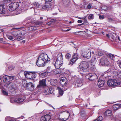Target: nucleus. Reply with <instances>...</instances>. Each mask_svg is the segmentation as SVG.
<instances>
[{"label":"nucleus","instance_id":"obj_2","mask_svg":"<svg viewBox=\"0 0 121 121\" xmlns=\"http://www.w3.org/2000/svg\"><path fill=\"white\" fill-rule=\"evenodd\" d=\"M108 85L109 86L115 87L119 85L120 83L117 82L116 80L109 79L107 82Z\"/></svg>","mask_w":121,"mask_h":121},{"label":"nucleus","instance_id":"obj_58","mask_svg":"<svg viewBox=\"0 0 121 121\" xmlns=\"http://www.w3.org/2000/svg\"><path fill=\"white\" fill-rule=\"evenodd\" d=\"M9 118H10L9 117H6V118H5V121H10V120L9 119Z\"/></svg>","mask_w":121,"mask_h":121},{"label":"nucleus","instance_id":"obj_40","mask_svg":"<svg viewBox=\"0 0 121 121\" xmlns=\"http://www.w3.org/2000/svg\"><path fill=\"white\" fill-rule=\"evenodd\" d=\"M108 56L110 59L111 60H112L114 57L113 55L111 54H108Z\"/></svg>","mask_w":121,"mask_h":121},{"label":"nucleus","instance_id":"obj_17","mask_svg":"<svg viewBox=\"0 0 121 121\" xmlns=\"http://www.w3.org/2000/svg\"><path fill=\"white\" fill-rule=\"evenodd\" d=\"M57 59L56 60L63 62V55L61 53H59L57 56Z\"/></svg>","mask_w":121,"mask_h":121},{"label":"nucleus","instance_id":"obj_51","mask_svg":"<svg viewBox=\"0 0 121 121\" xmlns=\"http://www.w3.org/2000/svg\"><path fill=\"white\" fill-rule=\"evenodd\" d=\"M96 119L97 121H101L102 120V117L101 116H100Z\"/></svg>","mask_w":121,"mask_h":121},{"label":"nucleus","instance_id":"obj_18","mask_svg":"<svg viewBox=\"0 0 121 121\" xmlns=\"http://www.w3.org/2000/svg\"><path fill=\"white\" fill-rule=\"evenodd\" d=\"M104 80L99 79L98 81L97 85L99 87H100L104 86Z\"/></svg>","mask_w":121,"mask_h":121},{"label":"nucleus","instance_id":"obj_46","mask_svg":"<svg viewBox=\"0 0 121 121\" xmlns=\"http://www.w3.org/2000/svg\"><path fill=\"white\" fill-rule=\"evenodd\" d=\"M30 72H26L25 71L24 72V75L25 77L26 76H28L30 75Z\"/></svg>","mask_w":121,"mask_h":121},{"label":"nucleus","instance_id":"obj_33","mask_svg":"<svg viewBox=\"0 0 121 121\" xmlns=\"http://www.w3.org/2000/svg\"><path fill=\"white\" fill-rule=\"evenodd\" d=\"M28 30L30 31L35 30H36V26H31L29 27L28 28Z\"/></svg>","mask_w":121,"mask_h":121},{"label":"nucleus","instance_id":"obj_37","mask_svg":"<svg viewBox=\"0 0 121 121\" xmlns=\"http://www.w3.org/2000/svg\"><path fill=\"white\" fill-rule=\"evenodd\" d=\"M78 55L77 53H74L73 56V58L76 60L78 59Z\"/></svg>","mask_w":121,"mask_h":121},{"label":"nucleus","instance_id":"obj_25","mask_svg":"<svg viewBox=\"0 0 121 121\" xmlns=\"http://www.w3.org/2000/svg\"><path fill=\"white\" fill-rule=\"evenodd\" d=\"M66 113L65 114V117L64 118H62V120L64 121H66L68 120L70 116V114L68 111H66Z\"/></svg>","mask_w":121,"mask_h":121},{"label":"nucleus","instance_id":"obj_4","mask_svg":"<svg viewBox=\"0 0 121 121\" xmlns=\"http://www.w3.org/2000/svg\"><path fill=\"white\" fill-rule=\"evenodd\" d=\"M25 99L26 98L24 96L21 95L18 96L15 99V101L16 103L21 104L24 103Z\"/></svg>","mask_w":121,"mask_h":121},{"label":"nucleus","instance_id":"obj_11","mask_svg":"<svg viewBox=\"0 0 121 121\" xmlns=\"http://www.w3.org/2000/svg\"><path fill=\"white\" fill-rule=\"evenodd\" d=\"M67 81V80L65 77L61 78L60 81L61 86L62 87L65 86L68 83Z\"/></svg>","mask_w":121,"mask_h":121},{"label":"nucleus","instance_id":"obj_13","mask_svg":"<svg viewBox=\"0 0 121 121\" xmlns=\"http://www.w3.org/2000/svg\"><path fill=\"white\" fill-rule=\"evenodd\" d=\"M90 50L88 49L87 51H86L83 52L82 54V56L84 57H86L87 59L89 58L91 56V52H90Z\"/></svg>","mask_w":121,"mask_h":121},{"label":"nucleus","instance_id":"obj_26","mask_svg":"<svg viewBox=\"0 0 121 121\" xmlns=\"http://www.w3.org/2000/svg\"><path fill=\"white\" fill-rule=\"evenodd\" d=\"M121 107V104H115L113 106V108L114 110H117Z\"/></svg>","mask_w":121,"mask_h":121},{"label":"nucleus","instance_id":"obj_38","mask_svg":"<svg viewBox=\"0 0 121 121\" xmlns=\"http://www.w3.org/2000/svg\"><path fill=\"white\" fill-rule=\"evenodd\" d=\"M89 24L87 20L86 19L84 20L83 22L81 24V25H86Z\"/></svg>","mask_w":121,"mask_h":121},{"label":"nucleus","instance_id":"obj_21","mask_svg":"<svg viewBox=\"0 0 121 121\" xmlns=\"http://www.w3.org/2000/svg\"><path fill=\"white\" fill-rule=\"evenodd\" d=\"M88 68L85 67L81 66L80 65V67L79 68V70L80 71L83 72H86L88 71Z\"/></svg>","mask_w":121,"mask_h":121},{"label":"nucleus","instance_id":"obj_50","mask_svg":"<svg viewBox=\"0 0 121 121\" xmlns=\"http://www.w3.org/2000/svg\"><path fill=\"white\" fill-rule=\"evenodd\" d=\"M101 9L104 11H106L107 9V7L106 6H103L101 7Z\"/></svg>","mask_w":121,"mask_h":121},{"label":"nucleus","instance_id":"obj_1","mask_svg":"<svg viewBox=\"0 0 121 121\" xmlns=\"http://www.w3.org/2000/svg\"><path fill=\"white\" fill-rule=\"evenodd\" d=\"M19 6L18 3L16 2H13L8 5V8L10 11H13L16 10Z\"/></svg>","mask_w":121,"mask_h":121},{"label":"nucleus","instance_id":"obj_64","mask_svg":"<svg viewBox=\"0 0 121 121\" xmlns=\"http://www.w3.org/2000/svg\"><path fill=\"white\" fill-rule=\"evenodd\" d=\"M3 39L2 38H0V42L2 41L3 40Z\"/></svg>","mask_w":121,"mask_h":121},{"label":"nucleus","instance_id":"obj_62","mask_svg":"<svg viewBox=\"0 0 121 121\" xmlns=\"http://www.w3.org/2000/svg\"><path fill=\"white\" fill-rule=\"evenodd\" d=\"M46 2H50L52 0H45Z\"/></svg>","mask_w":121,"mask_h":121},{"label":"nucleus","instance_id":"obj_32","mask_svg":"<svg viewBox=\"0 0 121 121\" xmlns=\"http://www.w3.org/2000/svg\"><path fill=\"white\" fill-rule=\"evenodd\" d=\"M96 58L95 57H93L91 59V60L90 61V64H93V65H94L95 62L96 61Z\"/></svg>","mask_w":121,"mask_h":121},{"label":"nucleus","instance_id":"obj_10","mask_svg":"<svg viewBox=\"0 0 121 121\" xmlns=\"http://www.w3.org/2000/svg\"><path fill=\"white\" fill-rule=\"evenodd\" d=\"M15 32L17 33V34L15 37V40L19 41L23 39L24 38L21 36L22 33L19 31H15Z\"/></svg>","mask_w":121,"mask_h":121},{"label":"nucleus","instance_id":"obj_47","mask_svg":"<svg viewBox=\"0 0 121 121\" xmlns=\"http://www.w3.org/2000/svg\"><path fill=\"white\" fill-rule=\"evenodd\" d=\"M2 92L3 95L6 96L8 95V93L5 91L4 90H2Z\"/></svg>","mask_w":121,"mask_h":121},{"label":"nucleus","instance_id":"obj_42","mask_svg":"<svg viewBox=\"0 0 121 121\" xmlns=\"http://www.w3.org/2000/svg\"><path fill=\"white\" fill-rule=\"evenodd\" d=\"M14 67H15L14 66L11 65L9 66L8 69L9 71H11L12 70L14 69Z\"/></svg>","mask_w":121,"mask_h":121},{"label":"nucleus","instance_id":"obj_3","mask_svg":"<svg viewBox=\"0 0 121 121\" xmlns=\"http://www.w3.org/2000/svg\"><path fill=\"white\" fill-rule=\"evenodd\" d=\"M39 57L43 62L45 63H47L48 61H50V59L48 58L47 54L45 53L41 54L39 56Z\"/></svg>","mask_w":121,"mask_h":121},{"label":"nucleus","instance_id":"obj_43","mask_svg":"<svg viewBox=\"0 0 121 121\" xmlns=\"http://www.w3.org/2000/svg\"><path fill=\"white\" fill-rule=\"evenodd\" d=\"M107 20L108 22H112L114 21V20L113 19L110 17H108Z\"/></svg>","mask_w":121,"mask_h":121},{"label":"nucleus","instance_id":"obj_28","mask_svg":"<svg viewBox=\"0 0 121 121\" xmlns=\"http://www.w3.org/2000/svg\"><path fill=\"white\" fill-rule=\"evenodd\" d=\"M88 69H90L92 71H94L95 69V65H93V64H90V65L88 66Z\"/></svg>","mask_w":121,"mask_h":121},{"label":"nucleus","instance_id":"obj_30","mask_svg":"<svg viewBox=\"0 0 121 121\" xmlns=\"http://www.w3.org/2000/svg\"><path fill=\"white\" fill-rule=\"evenodd\" d=\"M87 15L88 16V18L89 20L93 19L94 18V15L93 14H89Z\"/></svg>","mask_w":121,"mask_h":121},{"label":"nucleus","instance_id":"obj_27","mask_svg":"<svg viewBox=\"0 0 121 121\" xmlns=\"http://www.w3.org/2000/svg\"><path fill=\"white\" fill-rule=\"evenodd\" d=\"M88 69H90L92 71H94L95 69V65H93V64H90V65L88 66Z\"/></svg>","mask_w":121,"mask_h":121},{"label":"nucleus","instance_id":"obj_56","mask_svg":"<svg viewBox=\"0 0 121 121\" xmlns=\"http://www.w3.org/2000/svg\"><path fill=\"white\" fill-rule=\"evenodd\" d=\"M10 102L11 103H13L14 102H16V101H15V99H14L13 98H11L10 99Z\"/></svg>","mask_w":121,"mask_h":121},{"label":"nucleus","instance_id":"obj_7","mask_svg":"<svg viewBox=\"0 0 121 121\" xmlns=\"http://www.w3.org/2000/svg\"><path fill=\"white\" fill-rule=\"evenodd\" d=\"M86 78L91 81L97 79V75L94 73H89L86 76Z\"/></svg>","mask_w":121,"mask_h":121},{"label":"nucleus","instance_id":"obj_5","mask_svg":"<svg viewBox=\"0 0 121 121\" xmlns=\"http://www.w3.org/2000/svg\"><path fill=\"white\" fill-rule=\"evenodd\" d=\"M100 64L102 65H106L107 66H110V62L106 58L101 59L100 61Z\"/></svg>","mask_w":121,"mask_h":121},{"label":"nucleus","instance_id":"obj_35","mask_svg":"<svg viewBox=\"0 0 121 121\" xmlns=\"http://www.w3.org/2000/svg\"><path fill=\"white\" fill-rule=\"evenodd\" d=\"M71 57V55L69 53L66 54L65 56V58L68 60H69V59H70Z\"/></svg>","mask_w":121,"mask_h":121},{"label":"nucleus","instance_id":"obj_49","mask_svg":"<svg viewBox=\"0 0 121 121\" xmlns=\"http://www.w3.org/2000/svg\"><path fill=\"white\" fill-rule=\"evenodd\" d=\"M34 6H35L37 8L39 7V6H40L38 2H36L34 3Z\"/></svg>","mask_w":121,"mask_h":121},{"label":"nucleus","instance_id":"obj_19","mask_svg":"<svg viewBox=\"0 0 121 121\" xmlns=\"http://www.w3.org/2000/svg\"><path fill=\"white\" fill-rule=\"evenodd\" d=\"M4 4L0 5V13L4 14L5 13V8Z\"/></svg>","mask_w":121,"mask_h":121},{"label":"nucleus","instance_id":"obj_8","mask_svg":"<svg viewBox=\"0 0 121 121\" xmlns=\"http://www.w3.org/2000/svg\"><path fill=\"white\" fill-rule=\"evenodd\" d=\"M46 86V80L45 79H43L39 81V84L37 85V87L39 88L41 87H44Z\"/></svg>","mask_w":121,"mask_h":121},{"label":"nucleus","instance_id":"obj_44","mask_svg":"<svg viewBox=\"0 0 121 121\" xmlns=\"http://www.w3.org/2000/svg\"><path fill=\"white\" fill-rule=\"evenodd\" d=\"M3 81L4 82H7V77L6 75L4 76L3 78Z\"/></svg>","mask_w":121,"mask_h":121},{"label":"nucleus","instance_id":"obj_53","mask_svg":"<svg viewBox=\"0 0 121 121\" xmlns=\"http://www.w3.org/2000/svg\"><path fill=\"white\" fill-rule=\"evenodd\" d=\"M104 16L103 15H100L99 16V18L100 19H103L104 18Z\"/></svg>","mask_w":121,"mask_h":121},{"label":"nucleus","instance_id":"obj_61","mask_svg":"<svg viewBox=\"0 0 121 121\" xmlns=\"http://www.w3.org/2000/svg\"><path fill=\"white\" fill-rule=\"evenodd\" d=\"M86 16H85V17H81V19H83L84 20H85V19H86Z\"/></svg>","mask_w":121,"mask_h":121},{"label":"nucleus","instance_id":"obj_45","mask_svg":"<svg viewBox=\"0 0 121 121\" xmlns=\"http://www.w3.org/2000/svg\"><path fill=\"white\" fill-rule=\"evenodd\" d=\"M49 5V4H46L44 5V6H43L42 8L43 9H46L48 8H49L48 5Z\"/></svg>","mask_w":121,"mask_h":121},{"label":"nucleus","instance_id":"obj_63","mask_svg":"<svg viewBox=\"0 0 121 121\" xmlns=\"http://www.w3.org/2000/svg\"><path fill=\"white\" fill-rule=\"evenodd\" d=\"M106 36H107V37H108V38H109V37H110V36L109 35V34H107L106 35Z\"/></svg>","mask_w":121,"mask_h":121},{"label":"nucleus","instance_id":"obj_54","mask_svg":"<svg viewBox=\"0 0 121 121\" xmlns=\"http://www.w3.org/2000/svg\"><path fill=\"white\" fill-rule=\"evenodd\" d=\"M50 69L51 67H47L46 70L48 73H50L51 72V71L50 70Z\"/></svg>","mask_w":121,"mask_h":121},{"label":"nucleus","instance_id":"obj_22","mask_svg":"<svg viewBox=\"0 0 121 121\" xmlns=\"http://www.w3.org/2000/svg\"><path fill=\"white\" fill-rule=\"evenodd\" d=\"M30 73L29 75L31 76V78H29V79H34L36 76V73L35 72L30 71Z\"/></svg>","mask_w":121,"mask_h":121},{"label":"nucleus","instance_id":"obj_41","mask_svg":"<svg viewBox=\"0 0 121 121\" xmlns=\"http://www.w3.org/2000/svg\"><path fill=\"white\" fill-rule=\"evenodd\" d=\"M92 4L91 3H89L87 5V8L88 9H90L92 7Z\"/></svg>","mask_w":121,"mask_h":121},{"label":"nucleus","instance_id":"obj_55","mask_svg":"<svg viewBox=\"0 0 121 121\" xmlns=\"http://www.w3.org/2000/svg\"><path fill=\"white\" fill-rule=\"evenodd\" d=\"M117 63L119 67L121 69V61H117Z\"/></svg>","mask_w":121,"mask_h":121},{"label":"nucleus","instance_id":"obj_16","mask_svg":"<svg viewBox=\"0 0 121 121\" xmlns=\"http://www.w3.org/2000/svg\"><path fill=\"white\" fill-rule=\"evenodd\" d=\"M51 118V116L49 114H47L42 117L40 119L41 121H49Z\"/></svg>","mask_w":121,"mask_h":121},{"label":"nucleus","instance_id":"obj_9","mask_svg":"<svg viewBox=\"0 0 121 121\" xmlns=\"http://www.w3.org/2000/svg\"><path fill=\"white\" fill-rule=\"evenodd\" d=\"M34 85L32 83L30 82L27 83L26 88L29 91H33L34 89Z\"/></svg>","mask_w":121,"mask_h":121},{"label":"nucleus","instance_id":"obj_31","mask_svg":"<svg viewBox=\"0 0 121 121\" xmlns=\"http://www.w3.org/2000/svg\"><path fill=\"white\" fill-rule=\"evenodd\" d=\"M7 82H8L12 80L13 78V76H9L6 75Z\"/></svg>","mask_w":121,"mask_h":121},{"label":"nucleus","instance_id":"obj_60","mask_svg":"<svg viewBox=\"0 0 121 121\" xmlns=\"http://www.w3.org/2000/svg\"><path fill=\"white\" fill-rule=\"evenodd\" d=\"M82 22V20H80L78 21V23H81Z\"/></svg>","mask_w":121,"mask_h":121},{"label":"nucleus","instance_id":"obj_15","mask_svg":"<svg viewBox=\"0 0 121 121\" xmlns=\"http://www.w3.org/2000/svg\"><path fill=\"white\" fill-rule=\"evenodd\" d=\"M44 95H47L50 94H53V90L52 88H50L48 89L44 90L43 93Z\"/></svg>","mask_w":121,"mask_h":121},{"label":"nucleus","instance_id":"obj_36","mask_svg":"<svg viewBox=\"0 0 121 121\" xmlns=\"http://www.w3.org/2000/svg\"><path fill=\"white\" fill-rule=\"evenodd\" d=\"M77 60L76 59H75L73 58H72L70 60L69 62V63L71 64H73L74 63H75L76 61Z\"/></svg>","mask_w":121,"mask_h":121},{"label":"nucleus","instance_id":"obj_12","mask_svg":"<svg viewBox=\"0 0 121 121\" xmlns=\"http://www.w3.org/2000/svg\"><path fill=\"white\" fill-rule=\"evenodd\" d=\"M45 64L43 61L39 57L36 63V64L37 66L39 67L44 66L45 65Z\"/></svg>","mask_w":121,"mask_h":121},{"label":"nucleus","instance_id":"obj_34","mask_svg":"<svg viewBox=\"0 0 121 121\" xmlns=\"http://www.w3.org/2000/svg\"><path fill=\"white\" fill-rule=\"evenodd\" d=\"M47 74V73L46 72L39 73L40 76L42 78L46 77Z\"/></svg>","mask_w":121,"mask_h":121},{"label":"nucleus","instance_id":"obj_24","mask_svg":"<svg viewBox=\"0 0 121 121\" xmlns=\"http://www.w3.org/2000/svg\"><path fill=\"white\" fill-rule=\"evenodd\" d=\"M57 81L56 79H52L50 80V84L52 86H56L57 84Z\"/></svg>","mask_w":121,"mask_h":121},{"label":"nucleus","instance_id":"obj_59","mask_svg":"<svg viewBox=\"0 0 121 121\" xmlns=\"http://www.w3.org/2000/svg\"><path fill=\"white\" fill-rule=\"evenodd\" d=\"M41 24V22H38L36 23L35 24L36 25H40Z\"/></svg>","mask_w":121,"mask_h":121},{"label":"nucleus","instance_id":"obj_29","mask_svg":"<svg viewBox=\"0 0 121 121\" xmlns=\"http://www.w3.org/2000/svg\"><path fill=\"white\" fill-rule=\"evenodd\" d=\"M112 111L111 110H106L104 113V115L105 116H108L111 115Z\"/></svg>","mask_w":121,"mask_h":121},{"label":"nucleus","instance_id":"obj_20","mask_svg":"<svg viewBox=\"0 0 121 121\" xmlns=\"http://www.w3.org/2000/svg\"><path fill=\"white\" fill-rule=\"evenodd\" d=\"M17 33L15 32V31L12 32L13 36H10L8 37V39L11 40H15V37L17 34Z\"/></svg>","mask_w":121,"mask_h":121},{"label":"nucleus","instance_id":"obj_57","mask_svg":"<svg viewBox=\"0 0 121 121\" xmlns=\"http://www.w3.org/2000/svg\"><path fill=\"white\" fill-rule=\"evenodd\" d=\"M56 20H55L53 19H52L51 20V21L49 22V23L50 24H51V23H52V22H56Z\"/></svg>","mask_w":121,"mask_h":121},{"label":"nucleus","instance_id":"obj_52","mask_svg":"<svg viewBox=\"0 0 121 121\" xmlns=\"http://www.w3.org/2000/svg\"><path fill=\"white\" fill-rule=\"evenodd\" d=\"M98 54L99 56H101L104 54V52L102 51H100L99 52Z\"/></svg>","mask_w":121,"mask_h":121},{"label":"nucleus","instance_id":"obj_39","mask_svg":"<svg viewBox=\"0 0 121 121\" xmlns=\"http://www.w3.org/2000/svg\"><path fill=\"white\" fill-rule=\"evenodd\" d=\"M57 88H58L59 90V94L61 95V96H62L63 94V91L59 87H57Z\"/></svg>","mask_w":121,"mask_h":121},{"label":"nucleus","instance_id":"obj_6","mask_svg":"<svg viewBox=\"0 0 121 121\" xmlns=\"http://www.w3.org/2000/svg\"><path fill=\"white\" fill-rule=\"evenodd\" d=\"M53 61L52 63L54 64V66L56 69H59L63 64V62L56 60L55 59H53Z\"/></svg>","mask_w":121,"mask_h":121},{"label":"nucleus","instance_id":"obj_48","mask_svg":"<svg viewBox=\"0 0 121 121\" xmlns=\"http://www.w3.org/2000/svg\"><path fill=\"white\" fill-rule=\"evenodd\" d=\"M11 87L14 90H15L16 89V86L15 84H13L11 85Z\"/></svg>","mask_w":121,"mask_h":121},{"label":"nucleus","instance_id":"obj_23","mask_svg":"<svg viewBox=\"0 0 121 121\" xmlns=\"http://www.w3.org/2000/svg\"><path fill=\"white\" fill-rule=\"evenodd\" d=\"M80 66L85 67L88 68V64L86 61H83L82 62L80 65Z\"/></svg>","mask_w":121,"mask_h":121},{"label":"nucleus","instance_id":"obj_14","mask_svg":"<svg viewBox=\"0 0 121 121\" xmlns=\"http://www.w3.org/2000/svg\"><path fill=\"white\" fill-rule=\"evenodd\" d=\"M74 85L76 87L81 86L83 85L82 81L80 78H78L75 83H74Z\"/></svg>","mask_w":121,"mask_h":121}]
</instances>
